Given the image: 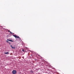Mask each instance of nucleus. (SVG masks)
<instances>
[{
    "label": "nucleus",
    "instance_id": "423d86ee",
    "mask_svg": "<svg viewBox=\"0 0 74 74\" xmlns=\"http://www.w3.org/2000/svg\"><path fill=\"white\" fill-rule=\"evenodd\" d=\"M6 42H7L8 43V42L9 43V41H8L6 40Z\"/></svg>",
    "mask_w": 74,
    "mask_h": 74
},
{
    "label": "nucleus",
    "instance_id": "6e6552de",
    "mask_svg": "<svg viewBox=\"0 0 74 74\" xmlns=\"http://www.w3.org/2000/svg\"><path fill=\"white\" fill-rule=\"evenodd\" d=\"M8 32H10V31L9 30L8 31Z\"/></svg>",
    "mask_w": 74,
    "mask_h": 74
},
{
    "label": "nucleus",
    "instance_id": "39448f33",
    "mask_svg": "<svg viewBox=\"0 0 74 74\" xmlns=\"http://www.w3.org/2000/svg\"><path fill=\"white\" fill-rule=\"evenodd\" d=\"M9 53L8 52H7L6 53H4V54H5V55H6L7 54H9Z\"/></svg>",
    "mask_w": 74,
    "mask_h": 74
},
{
    "label": "nucleus",
    "instance_id": "9b49d317",
    "mask_svg": "<svg viewBox=\"0 0 74 74\" xmlns=\"http://www.w3.org/2000/svg\"><path fill=\"white\" fill-rule=\"evenodd\" d=\"M19 39L20 40H21V38H20V37H19Z\"/></svg>",
    "mask_w": 74,
    "mask_h": 74
},
{
    "label": "nucleus",
    "instance_id": "f257e3e1",
    "mask_svg": "<svg viewBox=\"0 0 74 74\" xmlns=\"http://www.w3.org/2000/svg\"><path fill=\"white\" fill-rule=\"evenodd\" d=\"M12 73L13 74H15L16 73V71L14 70L12 71Z\"/></svg>",
    "mask_w": 74,
    "mask_h": 74
},
{
    "label": "nucleus",
    "instance_id": "1a4fd4ad",
    "mask_svg": "<svg viewBox=\"0 0 74 74\" xmlns=\"http://www.w3.org/2000/svg\"><path fill=\"white\" fill-rule=\"evenodd\" d=\"M22 51H23V52H24V49H23L22 50Z\"/></svg>",
    "mask_w": 74,
    "mask_h": 74
},
{
    "label": "nucleus",
    "instance_id": "7ed1b4c3",
    "mask_svg": "<svg viewBox=\"0 0 74 74\" xmlns=\"http://www.w3.org/2000/svg\"><path fill=\"white\" fill-rule=\"evenodd\" d=\"M7 40L8 41H11V42H13V41L11 40H8V39H7Z\"/></svg>",
    "mask_w": 74,
    "mask_h": 74
},
{
    "label": "nucleus",
    "instance_id": "9d476101",
    "mask_svg": "<svg viewBox=\"0 0 74 74\" xmlns=\"http://www.w3.org/2000/svg\"><path fill=\"white\" fill-rule=\"evenodd\" d=\"M9 44H11V43H10V42H9Z\"/></svg>",
    "mask_w": 74,
    "mask_h": 74
},
{
    "label": "nucleus",
    "instance_id": "20e7f679",
    "mask_svg": "<svg viewBox=\"0 0 74 74\" xmlns=\"http://www.w3.org/2000/svg\"><path fill=\"white\" fill-rule=\"evenodd\" d=\"M10 47H12V49H15V47H13L12 46V45H11Z\"/></svg>",
    "mask_w": 74,
    "mask_h": 74
},
{
    "label": "nucleus",
    "instance_id": "0eeeda50",
    "mask_svg": "<svg viewBox=\"0 0 74 74\" xmlns=\"http://www.w3.org/2000/svg\"><path fill=\"white\" fill-rule=\"evenodd\" d=\"M10 33H11V34H12V32H10Z\"/></svg>",
    "mask_w": 74,
    "mask_h": 74
},
{
    "label": "nucleus",
    "instance_id": "f03ea898",
    "mask_svg": "<svg viewBox=\"0 0 74 74\" xmlns=\"http://www.w3.org/2000/svg\"><path fill=\"white\" fill-rule=\"evenodd\" d=\"M13 36L14 37H15V38H19V37L18 36H17L16 35H13Z\"/></svg>",
    "mask_w": 74,
    "mask_h": 74
}]
</instances>
